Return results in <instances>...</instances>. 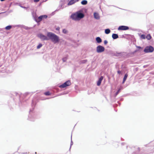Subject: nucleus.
Returning a JSON list of instances; mask_svg holds the SVG:
<instances>
[{"label":"nucleus","mask_w":154,"mask_h":154,"mask_svg":"<svg viewBox=\"0 0 154 154\" xmlns=\"http://www.w3.org/2000/svg\"><path fill=\"white\" fill-rule=\"evenodd\" d=\"M63 33H66L67 32V31L65 29H64L63 30Z\"/></svg>","instance_id":"nucleus-24"},{"label":"nucleus","mask_w":154,"mask_h":154,"mask_svg":"<svg viewBox=\"0 0 154 154\" xmlns=\"http://www.w3.org/2000/svg\"><path fill=\"white\" fill-rule=\"evenodd\" d=\"M60 29V27H57L56 28V30H59Z\"/></svg>","instance_id":"nucleus-30"},{"label":"nucleus","mask_w":154,"mask_h":154,"mask_svg":"<svg viewBox=\"0 0 154 154\" xmlns=\"http://www.w3.org/2000/svg\"><path fill=\"white\" fill-rule=\"evenodd\" d=\"M129 29V28L127 26H119L118 28L119 30H128Z\"/></svg>","instance_id":"nucleus-6"},{"label":"nucleus","mask_w":154,"mask_h":154,"mask_svg":"<svg viewBox=\"0 0 154 154\" xmlns=\"http://www.w3.org/2000/svg\"><path fill=\"white\" fill-rule=\"evenodd\" d=\"M137 51V50H136V51H135V52H136Z\"/></svg>","instance_id":"nucleus-31"},{"label":"nucleus","mask_w":154,"mask_h":154,"mask_svg":"<svg viewBox=\"0 0 154 154\" xmlns=\"http://www.w3.org/2000/svg\"><path fill=\"white\" fill-rule=\"evenodd\" d=\"M112 37L114 39H116L119 37L118 35L116 34H113L112 35Z\"/></svg>","instance_id":"nucleus-12"},{"label":"nucleus","mask_w":154,"mask_h":154,"mask_svg":"<svg viewBox=\"0 0 154 154\" xmlns=\"http://www.w3.org/2000/svg\"><path fill=\"white\" fill-rule=\"evenodd\" d=\"M77 14L78 20H79L83 18L84 17V15L83 13L77 12Z\"/></svg>","instance_id":"nucleus-7"},{"label":"nucleus","mask_w":154,"mask_h":154,"mask_svg":"<svg viewBox=\"0 0 154 154\" xmlns=\"http://www.w3.org/2000/svg\"><path fill=\"white\" fill-rule=\"evenodd\" d=\"M63 60L64 61V59H63Z\"/></svg>","instance_id":"nucleus-32"},{"label":"nucleus","mask_w":154,"mask_h":154,"mask_svg":"<svg viewBox=\"0 0 154 154\" xmlns=\"http://www.w3.org/2000/svg\"><path fill=\"white\" fill-rule=\"evenodd\" d=\"M103 79V76H101L99 79L98 81L97 82V85L98 86H100V85L101 81Z\"/></svg>","instance_id":"nucleus-10"},{"label":"nucleus","mask_w":154,"mask_h":154,"mask_svg":"<svg viewBox=\"0 0 154 154\" xmlns=\"http://www.w3.org/2000/svg\"><path fill=\"white\" fill-rule=\"evenodd\" d=\"M88 2L86 0H84L82 1L81 3L83 5H85L87 4Z\"/></svg>","instance_id":"nucleus-16"},{"label":"nucleus","mask_w":154,"mask_h":154,"mask_svg":"<svg viewBox=\"0 0 154 154\" xmlns=\"http://www.w3.org/2000/svg\"><path fill=\"white\" fill-rule=\"evenodd\" d=\"M146 38H147L148 40H150L151 38V36L150 34H149L147 35Z\"/></svg>","instance_id":"nucleus-17"},{"label":"nucleus","mask_w":154,"mask_h":154,"mask_svg":"<svg viewBox=\"0 0 154 154\" xmlns=\"http://www.w3.org/2000/svg\"><path fill=\"white\" fill-rule=\"evenodd\" d=\"M44 94L46 96L50 95H51V93H50L49 91L45 92L44 93Z\"/></svg>","instance_id":"nucleus-19"},{"label":"nucleus","mask_w":154,"mask_h":154,"mask_svg":"<svg viewBox=\"0 0 154 154\" xmlns=\"http://www.w3.org/2000/svg\"><path fill=\"white\" fill-rule=\"evenodd\" d=\"M128 76V75L127 74H126L124 76V78H123V81L122 82V83L123 84L125 83V81L127 77Z\"/></svg>","instance_id":"nucleus-14"},{"label":"nucleus","mask_w":154,"mask_h":154,"mask_svg":"<svg viewBox=\"0 0 154 154\" xmlns=\"http://www.w3.org/2000/svg\"><path fill=\"white\" fill-rule=\"evenodd\" d=\"M42 46V45L41 44H39L37 46V48L39 49Z\"/></svg>","instance_id":"nucleus-23"},{"label":"nucleus","mask_w":154,"mask_h":154,"mask_svg":"<svg viewBox=\"0 0 154 154\" xmlns=\"http://www.w3.org/2000/svg\"><path fill=\"white\" fill-rule=\"evenodd\" d=\"M40 0H33V1L35 2H38Z\"/></svg>","instance_id":"nucleus-27"},{"label":"nucleus","mask_w":154,"mask_h":154,"mask_svg":"<svg viewBox=\"0 0 154 154\" xmlns=\"http://www.w3.org/2000/svg\"><path fill=\"white\" fill-rule=\"evenodd\" d=\"M11 26H8L5 27V29L6 30H10L11 28Z\"/></svg>","instance_id":"nucleus-20"},{"label":"nucleus","mask_w":154,"mask_h":154,"mask_svg":"<svg viewBox=\"0 0 154 154\" xmlns=\"http://www.w3.org/2000/svg\"><path fill=\"white\" fill-rule=\"evenodd\" d=\"M71 18L73 20H78L77 17V13L76 14H72L71 16Z\"/></svg>","instance_id":"nucleus-8"},{"label":"nucleus","mask_w":154,"mask_h":154,"mask_svg":"<svg viewBox=\"0 0 154 154\" xmlns=\"http://www.w3.org/2000/svg\"><path fill=\"white\" fill-rule=\"evenodd\" d=\"M104 48L101 45L98 46L97 48V51L98 53H101L104 51Z\"/></svg>","instance_id":"nucleus-4"},{"label":"nucleus","mask_w":154,"mask_h":154,"mask_svg":"<svg viewBox=\"0 0 154 154\" xmlns=\"http://www.w3.org/2000/svg\"><path fill=\"white\" fill-rule=\"evenodd\" d=\"M47 36L49 37L51 40L56 43L59 42V37L56 35L51 32H48L47 34Z\"/></svg>","instance_id":"nucleus-1"},{"label":"nucleus","mask_w":154,"mask_h":154,"mask_svg":"<svg viewBox=\"0 0 154 154\" xmlns=\"http://www.w3.org/2000/svg\"><path fill=\"white\" fill-rule=\"evenodd\" d=\"M71 85V83L70 81L69 80H68L62 85H60L59 87L60 88H64L67 86L70 85Z\"/></svg>","instance_id":"nucleus-2"},{"label":"nucleus","mask_w":154,"mask_h":154,"mask_svg":"<svg viewBox=\"0 0 154 154\" xmlns=\"http://www.w3.org/2000/svg\"><path fill=\"white\" fill-rule=\"evenodd\" d=\"M38 36L41 39L43 40H48V38L46 36L42 34H38Z\"/></svg>","instance_id":"nucleus-5"},{"label":"nucleus","mask_w":154,"mask_h":154,"mask_svg":"<svg viewBox=\"0 0 154 154\" xmlns=\"http://www.w3.org/2000/svg\"><path fill=\"white\" fill-rule=\"evenodd\" d=\"M110 32V30L109 29H106L105 30V33L106 34H109Z\"/></svg>","instance_id":"nucleus-18"},{"label":"nucleus","mask_w":154,"mask_h":154,"mask_svg":"<svg viewBox=\"0 0 154 154\" xmlns=\"http://www.w3.org/2000/svg\"><path fill=\"white\" fill-rule=\"evenodd\" d=\"M117 73L118 74H120L121 73V71H120V70H118V71H117Z\"/></svg>","instance_id":"nucleus-29"},{"label":"nucleus","mask_w":154,"mask_h":154,"mask_svg":"<svg viewBox=\"0 0 154 154\" xmlns=\"http://www.w3.org/2000/svg\"><path fill=\"white\" fill-rule=\"evenodd\" d=\"M136 47L137 48H138L139 49H140L142 48L140 46H137Z\"/></svg>","instance_id":"nucleus-28"},{"label":"nucleus","mask_w":154,"mask_h":154,"mask_svg":"<svg viewBox=\"0 0 154 154\" xmlns=\"http://www.w3.org/2000/svg\"><path fill=\"white\" fill-rule=\"evenodd\" d=\"M121 90L120 89H119L118 91L116 92V96L119 93L120 90Z\"/></svg>","instance_id":"nucleus-25"},{"label":"nucleus","mask_w":154,"mask_h":154,"mask_svg":"<svg viewBox=\"0 0 154 154\" xmlns=\"http://www.w3.org/2000/svg\"><path fill=\"white\" fill-rule=\"evenodd\" d=\"M96 40L98 43H100L102 42V40L99 37H97L96 38Z\"/></svg>","instance_id":"nucleus-13"},{"label":"nucleus","mask_w":154,"mask_h":154,"mask_svg":"<svg viewBox=\"0 0 154 154\" xmlns=\"http://www.w3.org/2000/svg\"><path fill=\"white\" fill-rule=\"evenodd\" d=\"M94 15L95 18L97 19H99L100 18L99 15L98 13H94Z\"/></svg>","instance_id":"nucleus-11"},{"label":"nucleus","mask_w":154,"mask_h":154,"mask_svg":"<svg viewBox=\"0 0 154 154\" xmlns=\"http://www.w3.org/2000/svg\"><path fill=\"white\" fill-rule=\"evenodd\" d=\"M153 51V48L151 46H147L144 50V51L146 53L152 52Z\"/></svg>","instance_id":"nucleus-3"},{"label":"nucleus","mask_w":154,"mask_h":154,"mask_svg":"<svg viewBox=\"0 0 154 154\" xmlns=\"http://www.w3.org/2000/svg\"><path fill=\"white\" fill-rule=\"evenodd\" d=\"M141 38L144 39L145 38V36L143 34L141 35Z\"/></svg>","instance_id":"nucleus-22"},{"label":"nucleus","mask_w":154,"mask_h":154,"mask_svg":"<svg viewBox=\"0 0 154 154\" xmlns=\"http://www.w3.org/2000/svg\"><path fill=\"white\" fill-rule=\"evenodd\" d=\"M41 17H42L43 19H46L48 17V16L47 15H41Z\"/></svg>","instance_id":"nucleus-21"},{"label":"nucleus","mask_w":154,"mask_h":154,"mask_svg":"<svg viewBox=\"0 0 154 154\" xmlns=\"http://www.w3.org/2000/svg\"><path fill=\"white\" fill-rule=\"evenodd\" d=\"M107 43V41L106 40H105L104 42V43L105 45H106Z\"/></svg>","instance_id":"nucleus-26"},{"label":"nucleus","mask_w":154,"mask_h":154,"mask_svg":"<svg viewBox=\"0 0 154 154\" xmlns=\"http://www.w3.org/2000/svg\"><path fill=\"white\" fill-rule=\"evenodd\" d=\"M79 0H70L68 4V5H72L79 1Z\"/></svg>","instance_id":"nucleus-9"},{"label":"nucleus","mask_w":154,"mask_h":154,"mask_svg":"<svg viewBox=\"0 0 154 154\" xmlns=\"http://www.w3.org/2000/svg\"><path fill=\"white\" fill-rule=\"evenodd\" d=\"M42 20L43 19L42 17H41V16H40L38 17V18L36 19V20L37 22H39L42 21Z\"/></svg>","instance_id":"nucleus-15"}]
</instances>
